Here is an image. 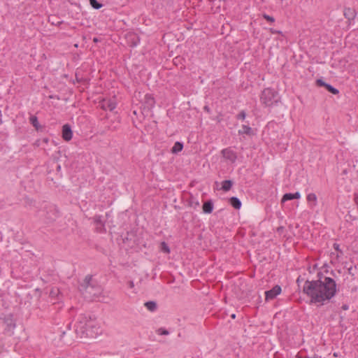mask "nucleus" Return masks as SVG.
<instances>
[{
	"mask_svg": "<svg viewBox=\"0 0 358 358\" xmlns=\"http://www.w3.org/2000/svg\"><path fill=\"white\" fill-rule=\"evenodd\" d=\"M336 283L334 279L324 277L323 280H306L303 292L310 299V303L322 306L336 293Z\"/></svg>",
	"mask_w": 358,
	"mask_h": 358,
	"instance_id": "f257e3e1",
	"label": "nucleus"
},
{
	"mask_svg": "<svg viewBox=\"0 0 358 358\" xmlns=\"http://www.w3.org/2000/svg\"><path fill=\"white\" fill-rule=\"evenodd\" d=\"M91 275H87L79 286V290L85 298L90 300L98 297L101 292V288L92 282Z\"/></svg>",
	"mask_w": 358,
	"mask_h": 358,
	"instance_id": "f03ea898",
	"label": "nucleus"
},
{
	"mask_svg": "<svg viewBox=\"0 0 358 358\" xmlns=\"http://www.w3.org/2000/svg\"><path fill=\"white\" fill-rule=\"evenodd\" d=\"M89 321L85 315H80L77 317L73 328L78 337L80 338H85V333Z\"/></svg>",
	"mask_w": 358,
	"mask_h": 358,
	"instance_id": "7ed1b4c3",
	"label": "nucleus"
},
{
	"mask_svg": "<svg viewBox=\"0 0 358 358\" xmlns=\"http://www.w3.org/2000/svg\"><path fill=\"white\" fill-rule=\"evenodd\" d=\"M261 101L266 106H271L278 101V93L271 88H266L262 93Z\"/></svg>",
	"mask_w": 358,
	"mask_h": 358,
	"instance_id": "20e7f679",
	"label": "nucleus"
},
{
	"mask_svg": "<svg viewBox=\"0 0 358 358\" xmlns=\"http://www.w3.org/2000/svg\"><path fill=\"white\" fill-rule=\"evenodd\" d=\"M101 334V327L95 321L90 320L85 330V338H96Z\"/></svg>",
	"mask_w": 358,
	"mask_h": 358,
	"instance_id": "39448f33",
	"label": "nucleus"
},
{
	"mask_svg": "<svg viewBox=\"0 0 358 358\" xmlns=\"http://www.w3.org/2000/svg\"><path fill=\"white\" fill-rule=\"evenodd\" d=\"M3 322L6 324L4 331L9 336L13 334V330L15 328V323L11 315H8L3 319Z\"/></svg>",
	"mask_w": 358,
	"mask_h": 358,
	"instance_id": "423d86ee",
	"label": "nucleus"
},
{
	"mask_svg": "<svg viewBox=\"0 0 358 358\" xmlns=\"http://www.w3.org/2000/svg\"><path fill=\"white\" fill-rule=\"evenodd\" d=\"M117 106V103L114 98L109 99H103L101 102H100V107L103 110H109L110 111L113 110Z\"/></svg>",
	"mask_w": 358,
	"mask_h": 358,
	"instance_id": "0eeeda50",
	"label": "nucleus"
},
{
	"mask_svg": "<svg viewBox=\"0 0 358 358\" xmlns=\"http://www.w3.org/2000/svg\"><path fill=\"white\" fill-rule=\"evenodd\" d=\"M281 292V287L279 285L274 286L271 289L265 292L266 300L273 299Z\"/></svg>",
	"mask_w": 358,
	"mask_h": 358,
	"instance_id": "6e6552de",
	"label": "nucleus"
},
{
	"mask_svg": "<svg viewBox=\"0 0 358 358\" xmlns=\"http://www.w3.org/2000/svg\"><path fill=\"white\" fill-rule=\"evenodd\" d=\"M222 154L223 157L231 162H234L237 158L236 152L230 148H225L222 150Z\"/></svg>",
	"mask_w": 358,
	"mask_h": 358,
	"instance_id": "1a4fd4ad",
	"label": "nucleus"
},
{
	"mask_svg": "<svg viewBox=\"0 0 358 358\" xmlns=\"http://www.w3.org/2000/svg\"><path fill=\"white\" fill-rule=\"evenodd\" d=\"M316 83L317 86L324 87L329 92L332 93L333 94H337L339 92L337 89L331 85L324 83L322 79H317L316 80Z\"/></svg>",
	"mask_w": 358,
	"mask_h": 358,
	"instance_id": "9d476101",
	"label": "nucleus"
},
{
	"mask_svg": "<svg viewBox=\"0 0 358 358\" xmlns=\"http://www.w3.org/2000/svg\"><path fill=\"white\" fill-rule=\"evenodd\" d=\"M73 133L71 127L69 124H64L62 127V138L69 141L72 138Z\"/></svg>",
	"mask_w": 358,
	"mask_h": 358,
	"instance_id": "9b49d317",
	"label": "nucleus"
},
{
	"mask_svg": "<svg viewBox=\"0 0 358 358\" xmlns=\"http://www.w3.org/2000/svg\"><path fill=\"white\" fill-rule=\"evenodd\" d=\"M94 223L96 224V230L98 232H103L105 231L103 222L101 220V216H95Z\"/></svg>",
	"mask_w": 358,
	"mask_h": 358,
	"instance_id": "f8f14e48",
	"label": "nucleus"
},
{
	"mask_svg": "<svg viewBox=\"0 0 358 358\" xmlns=\"http://www.w3.org/2000/svg\"><path fill=\"white\" fill-rule=\"evenodd\" d=\"M307 201L308 202L311 208L315 207L317 205V196L314 193H310L307 195Z\"/></svg>",
	"mask_w": 358,
	"mask_h": 358,
	"instance_id": "ddd939ff",
	"label": "nucleus"
},
{
	"mask_svg": "<svg viewBox=\"0 0 358 358\" xmlns=\"http://www.w3.org/2000/svg\"><path fill=\"white\" fill-rule=\"evenodd\" d=\"M213 210V203L212 201L209 200L206 201L203 205V211L205 213H211Z\"/></svg>",
	"mask_w": 358,
	"mask_h": 358,
	"instance_id": "4468645a",
	"label": "nucleus"
},
{
	"mask_svg": "<svg viewBox=\"0 0 358 358\" xmlns=\"http://www.w3.org/2000/svg\"><path fill=\"white\" fill-rule=\"evenodd\" d=\"M344 15L348 20H353L355 17V11L350 8H346L344 10Z\"/></svg>",
	"mask_w": 358,
	"mask_h": 358,
	"instance_id": "2eb2a0df",
	"label": "nucleus"
},
{
	"mask_svg": "<svg viewBox=\"0 0 358 358\" xmlns=\"http://www.w3.org/2000/svg\"><path fill=\"white\" fill-rule=\"evenodd\" d=\"M144 102L148 108H152L155 105V99L150 94L145 95Z\"/></svg>",
	"mask_w": 358,
	"mask_h": 358,
	"instance_id": "dca6fc26",
	"label": "nucleus"
},
{
	"mask_svg": "<svg viewBox=\"0 0 358 358\" xmlns=\"http://www.w3.org/2000/svg\"><path fill=\"white\" fill-rule=\"evenodd\" d=\"M230 204L235 208L239 209L241 207V202L237 197H231L229 199Z\"/></svg>",
	"mask_w": 358,
	"mask_h": 358,
	"instance_id": "f3484780",
	"label": "nucleus"
},
{
	"mask_svg": "<svg viewBox=\"0 0 358 358\" xmlns=\"http://www.w3.org/2000/svg\"><path fill=\"white\" fill-rule=\"evenodd\" d=\"M144 305L146 307V308L151 312H154L157 309V303L155 301H147L145 303Z\"/></svg>",
	"mask_w": 358,
	"mask_h": 358,
	"instance_id": "a211bd4d",
	"label": "nucleus"
},
{
	"mask_svg": "<svg viewBox=\"0 0 358 358\" xmlns=\"http://www.w3.org/2000/svg\"><path fill=\"white\" fill-rule=\"evenodd\" d=\"M29 122L33 125V127L36 129L38 130L40 128V124L38 121V118L35 115H31L29 117Z\"/></svg>",
	"mask_w": 358,
	"mask_h": 358,
	"instance_id": "6ab92c4d",
	"label": "nucleus"
},
{
	"mask_svg": "<svg viewBox=\"0 0 358 358\" xmlns=\"http://www.w3.org/2000/svg\"><path fill=\"white\" fill-rule=\"evenodd\" d=\"M183 148V144L180 142H176L171 149L173 153H178L180 152Z\"/></svg>",
	"mask_w": 358,
	"mask_h": 358,
	"instance_id": "aec40b11",
	"label": "nucleus"
},
{
	"mask_svg": "<svg viewBox=\"0 0 358 358\" xmlns=\"http://www.w3.org/2000/svg\"><path fill=\"white\" fill-rule=\"evenodd\" d=\"M233 182L231 180H226L222 182V189L227 192L229 191L232 187Z\"/></svg>",
	"mask_w": 358,
	"mask_h": 358,
	"instance_id": "412c9836",
	"label": "nucleus"
},
{
	"mask_svg": "<svg viewBox=\"0 0 358 358\" xmlns=\"http://www.w3.org/2000/svg\"><path fill=\"white\" fill-rule=\"evenodd\" d=\"M239 134L250 135L252 133V129L248 125H243L242 129L238 131Z\"/></svg>",
	"mask_w": 358,
	"mask_h": 358,
	"instance_id": "4be33fe9",
	"label": "nucleus"
},
{
	"mask_svg": "<svg viewBox=\"0 0 358 358\" xmlns=\"http://www.w3.org/2000/svg\"><path fill=\"white\" fill-rule=\"evenodd\" d=\"M200 203L199 201L196 199L194 197L191 196L189 201V206L194 209L198 208L199 206Z\"/></svg>",
	"mask_w": 358,
	"mask_h": 358,
	"instance_id": "5701e85b",
	"label": "nucleus"
},
{
	"mask_svg": "<svg viewBox=\"0 0 358 358\" xmlns=\"http://www.w3.org/2000/svg\"><path fill=\"white\" fill-rule=\"evenodd\" d=\"M90 5L95 9H99L102 7V4L99 3L96 0H90Z\"/></svg>",
	"mask_w": 358,
	"mask_h": 358,
	"instance_id": "b1692460",
	"label": "nucleus"
},
{
	"mask_svg": "<svg viewBox=\"0 0 358 358\" xmlns=\"http://www.w3.org/2000/svg\"><path fill=\"white\" fill-rule=\"evenodd\" d=\"M294 199L293 194L292 193H287L285 194L282 198L281 202L284 203L286 201Z\"/></svg>",
	"mask_w": 358,
	"mask_h": 358,
	"instance_id": "393cba45",
	"label": "nucleus"
},
{
	"mask_svg": "<svg viewBox=\"0 0 358 358\" xmlns=\"http://www.w3.org/2000/svg\"><path fill=\"white\" fill-rule=\"evenodd\" d=\"M160 249L164 253H169L170 252L169 247L168 246V245L165 242L161 243V244H160Z\"/></svg>",
	"mask_w": 358,
	"mask_h": 358,
	"instance_id": "a878e982",
	"label": "nucleus"
},
{
	"mask_svg": "<svg viewBox=\"0 0 358 358\" xmlns=\"http://www.w3.org/2000/svg\"><path fill=\"white\" fill-rule=\"evenodd\" d=\"M157 334L159 335H169V332L166 329L164 328H159L156 331Z\"/></svg>",
	"mask_w": 358,
	"mask_h": 358,
	"instance_id": "bb28decb",
	"label": "nucleus"
},
{
	"mask_svg": "<svg viewBox=\"0 0 358 358\" xmlns=\"http://www.w3.org/2000/svg\"><path fill=\"white\" fill-rule=\"evenodd\" d=\"M246 117V113L244 110H242L241 111L238 115H237V119L238 120H243Z\"/></svg>",
	"mask_w": 358,
	"mask_h": 358,
	"instance_id": "cd10ccee",
	"label": "nucleus"
},
{
	"mask_svg": "<svg viewBox=\"0 0 358 358\" xmlns=\"http://www.w3.org/2000/svg\"><path fill=\"white\" fill-rule=\"evenodd\" d=\"M263 17L264 19H266L267 21L270 22H273L275 21V19L272 16H270L268 15L264 14Z\"/></svg>",
	"mask_w": 358,
	"mask_h": 358,
	"instance_id": "c85d7f7f",
	"label": "nucleus"
},
{
	"mask_svg": "<svg viewBox=\"0 0 358 358\" xmlns=\"http://www.w3.org/2000/svg\"><path fill=\"white\" fill-rule=\"evenodd\" d=\"M293 196H294V199H298L301 197V194L299 192H296L294 194H293Z\"/></svg>",
	"mask_w": 358,
	"mask_h": 358,
	"instance_id": "c756f323",
	"label": "nucleus"
},
{
	"mask_svg": "<svg viewBox=\"0 0 358 358\" xmlns=\"http://www.w3.org/2000/svg\"><path fill=\"white\" fill-rule=\"evenodd\" d=\"M334 248L336 250H337V251L340 252L341 253H342L341 250H340V248H339V245H338V244H337V243H334Z\"/></svg>",
	"mask_w": 358,
	"mask_h": 358,
	"instance_id": "7c9ffc66",
	"label": "nucleus"
},
{
	"mask_svg": "<svg viewBox=\"0 0 358 358\" xmlns=\"http://www.w3.org/2000/svg\"><path fill=\"white\" fill-rule=\"evenodd\" d=\"M355 268H353L352 267H350L348 268V273L351 275H355V273H354V270Z\"/></svg>",
	"mask_w": 358,
	"mask_h": 358,
	"instance_id": "2f4dec72",
	"label": "nucleus"
},
{
	"mask_svg": "<svg viewBox=\"0 0 358 358\" xmlns=\"http://www.w3.org/2000/svg\"><path fill=\"white\" fill-rule=\"evenodd\" d=\"M57 292H58V290H57H57H55V289H52L50 291V294L51 296L57 295Z\"/></svg>",
	"mask_w": 358,
	"mask_h": 358,
	"instance_id": "473e14b6",
	"label": "nucleus"
},
{
	"mask_svg": "<svg viewBox=\"0 0 358 358\" xmlns=\"http://www.w3.org/2000/svg\"><path fill=\"white\" fill-rule=\"evenodd\" d=\"M270 31L272 33V34H280L281 31H277V30H275L272 28H271L270 29Z\"/></svg>",
	"mask_w": 358,
	"mask_h": 358,
	"instance_id": "72a5a7b5",
	"label": "nucleus"
},
{
	"mask_svg": "<svg viewBox=\"0 0 358 358\" xmlns=\"http://www.w3.org/2000/svg\"><path fill=\"white\" fill-rule=\"evenodd\" d=\"M129 287L130 288H133L134 287V282L133 281H129Z\"/></svg>",
	"mask_w": 358,
	"mask_h": 358,
	"instance_id": "f704fd0d",
	"label": "nucleus"
},
{
	"mask_svg": "<svg viewBox=\"0 0 358 358\" xmlns=\"http://www.w3.org/2000/svg\"><path fill=\"white\" fill-rule=\"evenodd\" d=\"M342 308H343V310H348V306L347 305H343V307H342Z\"/></svg>",
	"mask_w": 358,
	"mask_h": 358,
	"instance_id": "c9c22d12",
	"label": "nucleus"
},
{
	"mask_svg": "<svg viewBox=\"0 0 358 358\" xmlns=\"http://www.w3.org/2000/svg\"><path fill=\"white\" fill-rule=\"evenodd\" d=\"M94 42H97V41H98V39H97L96 38H94Z\"/></svg>",
	"mask_w": 358,
	"mask_h": 358,
	"instance_id": "e433bc0d",
	"label": "nucleus"
},
{
	"mask_svg": "<svg viewBox=\"0 0 358 358\" xmlns=\"http://www.w3.org/2000/svg\"><path fill=\"white\" fill-rule=\"evenodd\" d=\"M231 317H232V318H235V315H234V314H233V315H231Z\"/></svg>",
	"mask_w": 358,
	"mask_h": 358,
	"instance_id": "4c0bfd02",
	"label": "nucleus"
}]
</instances>
